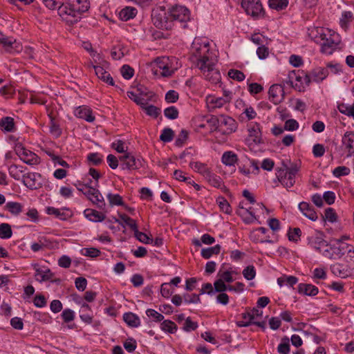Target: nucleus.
I'll return each mask as SVG.
<instances>
[{
    "label": "nucleus",
    "instance_id": "obj_1",
    "mask_svg": "<svg viewBox=\"0 0 354 354\" xmlns=\"http://www.w3.org/2000/svg\"><path fill=\"white\" fill-rule=\"evenodd\" d=\"M216 51L206 37H196L190 48V60L203 73L205 80L216 84L221 79L215 66L218 62Z\"/></svg>",
    "mask_w": 354,
    "mask_h": 354
},
{
    "label": "nucleus",
    "instance_id": "obj_2",
    "mask_svg": "<svg viewBox=\"0 0 354 354\" xmlns=\"http://www.w3.org/2000/svg\"><path fill=\"white\" fill-rule=\"evenodd\" d=\"M89 8L88 0H67L58 10V14L63 21L73 25L80 21Z\"/></svg>",
    "mask_w": 354,
    "mask_h": 354
},
{
    "label": "nucleus",
    "instance_id": "obj_3",
    "mask_svg": "<svg viewBox=\"0 0 354 354\" xmlns=\"http://www.w3.org/2000/svg\"><path fill=\"white\" fill-rule=\"evenodd\" d=\"M151 20L160 29L171 30L174 27L171 17L169 16V8L166 10L165 6H157L152 10Z\"/></svg>",
    "mask_w": 354,
    "mask_h": 354
},
{
    "label": "nucleus",
    "instance_id": "obj_4",
    "mask_svg": "<svg viewBox=\"0 0 354 354\" xmlns=\"http://www.w3.org/2000/svg\"><path fill=\"white\" fill-rule=\"evenodd\" d=\"M299 171L297 164H291L290 167L284 166L276 171L278 181L286 188L292 187L295 183V176Z\"/></svg>",
    "mask_w": 354,
    "mask_h": 354
},
{
    "label": "nucleus",
    "instance_id": "obj_5",
    "mask_svg": "<svg viewBox=\"0 0 354 354\" xmlns=\"http://www.w3.org/2000/svg\"><path fill=\"white\" fill-rule=\"evenodd\" d=\"M169 16L171 17L174 26L176 23H179L183 28H187V22L191 20L190 10L185 6L180 4L169 6Z\"/></svg>",
    "mask_w": 354,
    "mask_h": 354
},
{
    "label": "nucleus",
    "instance_id": "obj_6",
    "mask_svg": "<svg viewBox=\"0 0 354 354\" xmlns=\"http://www.w3.org/2000/svg\"><path fill=\"white\" fill-rule=\"evenodd\" d=\"M340 42L339 35L333 30L328 29V32L319 43L320 51L324 55H330L338 48Z\"/></svg>",
    "mask_w": 354,
    "mask_h": 354
},
{
    "label": "nucleus",
    "instance_id": "obj_7",
    "mask_svg": "<svg viewBox=\"0 0 354 354\" xmlns=\"http://www.w3.org/2000/svg\"><path fill=\"white\" fill-rule=\"evenodd\" d=\"M172 60L167 57H157L154 62L153 73L156 75L167 77L176 71Z\"/></svg>",
    "mask_w": 354,
    "mask_h": 354
},
{
    "label": "nucleus",
    "instance_id": "obj_8",
    "mask_svg": "<svg viewBox=\"0 0 354 354\" xmlns=\"http://www.w3.org/2000/svg\"><path fill=\"white\" fill-rule=\"evenodd\" d=\"M288 79V82L298 91H303L305 86L310 83L309 75L304 71L300 70H293L289 72Z\"/></svg>",
    "mask_w": 354,
    "mask_h": 354
},
{
    "label": "nucleus",
    "instance_id": "obj_9",
    "mask_svg": "<svg viewBox=\"0 0 354 354\" xmlns=\"http://www.w3.org/2000/svg\"><path fill=\"white\" fill-rule=\"evenodd\" d=\"M121 162L120 168L123 170H136L144 166V159L140 156H135L131 152H126L119 157Z\"/></svg>",
    "mask_w": 354,
    "mask_h": 354
},
{
    "label": "nucleus",
    "instance_id": "obj_10",
    "mask_svg": "<svg viewBox=\"0 0 354 354\" xmlns=\"http://www.w3.org/2000/svg\"><path fill=\"white\" fill-rule=\"evenodd\" d=\"M16 154L24 163L34 166L40 163V158L34 152L26 149L23 145H19L16 149Z\"/></svg>",
    "mask_w": 354,
    "mask_h": 354
},
{
    "label": "nucleus",
    "instance_id": "obj_11",
    "mask_svg": "<svg viewBox=\"0 0 354 354\" xmlns=\"http://www.w3.org/2000/svg\"><path fill=\"white\" fill-rule=\"evenodd\" d=\"M241 7L245 12L253 17H259L263 11V6L259 0H242Z\"/></svg>",
    "mask_w": 354,
    "mask_h": 354
},
{
    "label": "nucleus",
    "instance_id": "obj_12",
    "mask_svg": "<svg viewBox=\"0 0 354 354\" xmlns=\"http://www.w3.org/2000/svg\"><path fill=\"white\" fill-rule=\"evenodd\" d=\"M0 46L10 53H19L21 50L20 42L10 37H7L2 32H0Z\"/></svg>",
    "mask_w": 354,
    "mask_h": 354
},
{
    "label": "nucleus",
    "instance_id": "obj_13",
    "mask_svg": "<svg viewBox=\"0 0 354 354\" xmlns=\"http://www.w3.org/2000/svg\"><path fill=\"white\" fill-rule=\"evenodd\" d=\"M237 129V123L232 117L221 115L220 116L219 127L218 131L223 134L229 135L234 132Z\"/></svg>",
    "mask_w": 354,
    "mask_h": 354
},
{
    "label": "nucleus",
    "instance_id": "obj_14",
    "mask_svg": "<svg viewBox=\"0 0 354 354\" xmlns=\"http://www.w3.org/2000/svg\"><path fill=\"white\" fill-rule=\"evenodd\" d=\"M84 195L98 208L101 209H104L105 208V201L98 189L93 187L88 186V187L86 188V192H84Z\"/></svg>",
    "mask_w": 354,
    "mask_h": 354
},
{
    "label": "nucleus",
    "instance_id": "obj_15",
    "mask_svg": "<svg viewBox=\"0 0 354 354\" xmlns=\"http://www.w3.org/2000/svg\"><path fill=\"white\" fill-rule=\"evenodd\" d=\"M41 174L36 172H29L22 176L23 184L30 189H37L41 187Z\"/></svg>",
    "mask_w": 354,
    "mask_h": 354
},
{
    "label": "nucleus",
    "instance_id": "obj_16",
    "mask_svg": "<svg viewBox=\"0 0 354 354\" xmlns=\"http://www.w3.org/2000/svg\"><path fill=\"white\" fill-rule=\"evenodd\" d=\"M238 274L236 268L229 264L223 263L217 273V277L226 283L234 281V275Z\"/></svg>",
    "mask_w": 354,
    "mask_h": 354
},
{
    "label": "nucleus",
    "instance_id": "obj_17",
    "mask_svg": "<svg viewBox=\"0 0 354 354\" xmlns=\"http://www.w3.org/2000/svg\"><path fill=\"white\" fill-rule=\"evenodd\" d=\"M342 147L346 152V157L350 158L354 155V131L344 133L342 138Z\"/></svg>",
    "mask_w": 354,
    "mask_h": 354
},
{
    "label": "nucleus",
    "instance_id": "obj_18",
    "mask_svg": "<svg viewBox=\"0 0 354 354\" xmlns=\"http://www.w3.org/2000/svg\"><path fill=\"white\" fill-rule=\"evenodd\" d=\"M269 100L274 104H279L284 99V89L281 84L272 85L268 91Z\"/></svg>",
    "mask_w": 354,
    "mask_h": 354
},
{
    "label": "nucleus",
    "instance_id": "obj_19",
    "mask_svg": "<svg viewBox=\"0 0 354 354\" xmlns=\"http://www.w3.org/2000/svg\"><path fill=\"white\" fill-rule=\"evenodd\" d=\"M138 93L132 91H128L127 96L138 105H140L142 107L145 106V104L148 103V100H149L152 97L153 93H144L140 91V89H138Z\"/></svg>",
    "mask_w": 354,
    "mask_h": 354
},
{
    "label": "nucleus",
    "instance_id": "obj_20",
    "mask_svg": "<svg viewBox=\"0 0 354 354\" xmlns=\"http://www.w3.org/2000/svg\"><path fill=\"white\" fill-rule=\"evenodd\" d=\"M73 113L75 117L88 122H93L95 119V116L93 115L92 110L86 105L76 107L73 111Z\"/></svg>",
    "mask_w": 354,
    "mask_h": 354
},
{
    "label": "nucleus",
    "instance_id": "obj_21",
    "mask_svg": "<svg viewBox=\"0 0 354 354\" xmlns=\"http://www.w3.org/2000/svg\"><path fill=\"white\" fill-rule=\"evenodd\" d=\"M0 130L4 133L16 132L17 126L15 119L10 116L0 118Z\"/></svg>",
    "mask_w": 354,
    "mask_h": 354
},
{
    "label": "nucleus",
    "instance_id": "obj_22",
    "mask_svg": "<svg viewBox=\"0 0 354 354\" xmlns=\"http://www.w3.org/2000/svg\"><path fill=\"white\" fill-rule=\"evenodd\" d=\"M298 208L301 214L309 220L316 221L318 219L317 212L310 203L302 201L299 203Z\"/></svg>",
    "mask_w": 354,
    "mask_h": 354
},
{
    "label": "nucleus",
    "instance_id": "obj_23",
    "mask_svg": "<svg viewBox=\"0 0 354 354\" xmlns=\"http://www.w3.org/2000/svg\"><path fill=\"white\" fill-rule=\"evenodd\" d=\"M308 245L313 249L318 251L319 253H322V250L326 244V241L322 238L321 235L314 234L308 236L307 238Z\"/></svg>",
    "mask_w": 354,
    "mask_h": 354
},
{
    "label": "nucleus",
    "instance_id": "obj_24",
    "mask_svg": "<svg viewBox=\"0 0 354 354\" xmlns=\"http://www.w3.org/2000/svg\"><path fill=\"white\" fill-rule=\"evenodd\" d=\"M329 75V71L326 68L317 67L314 68L308 75L310 82H322Z\"/></svg>",
    "mask_w": 354,
    "mask_h": 354
},
{
    "label": "nucleus",
    "instance_id": "obj_25",
    "mask_svg": "<svg viewBox=\"0 0 354 354\" xmlns=\"http://www.w3.org/2000/svg\"><path fill=\"white\" fill-rule=\"evenodd\" d=\"M51 242L49 239L45 236H39L37 237V240L30 244V249L34 252H37L39 251L44 250L47 248H49L50 246Z\"/></svg>",
    "mask_w": 354,
    "mask_h": 354
},
{
    "label": "nucleus",
    "instance_id": "obj_26",
    "mask_svg": "<svg viewBox=\"0 0 354 354\" xmlns=\"http://www.w3.org/2000/svg\"><path fill=\"white\" fill-rule=\"evenodd\" d=\"M328 29L324 27H311L308 29V35L313 41L319 44L323 37L328 32Z\"/></svg>",
    "mask_w": 354,
    "mask_h": 354
},
{
    "label": "nucleus",
    "instance_id": "obj_27",
    "mask_svg": "<svg viewBox=\"0 0 354 354\" xmlns=\"http://www.w3.org/2000/svg\"><path fill=\"white\" fill-rule=\"evenodd\" d=\"M88 67L93 68L95 70V75L99 79L106 82L109 85H114L113 80L110 73L106 71L103 67L94 65L92 63L88 65Z\"/></svg>",
    "mask_w": 354,
    "mask_h": 354
},
{
    "label": "nucleus",
    "instance_id": "obj_28",
    "mask_svg": "<svg viewBox=\"0 0 354 354\" xmlns=\"http://www.w3.org/2000/svg\"><path fill=\"white\" fill-rule=\"evenodd\" d=\"M354 21V10H344L342 12L339 24L340 27L346 31L351 24Z\"/></svg>",
    "mask_w": 354,
    "mask_h": 354
},
{
    "label": "nucleus",
    "instance_id": "obj_29",
    "mask_svg": "<svg viewBox=\"0 0 354 354\" xmlns=\"http://www.w3.org/2000/svg\"><path fill=\"white\" fill-rule=\"evenodd\" d=\"M80 318L86 324H91L93 322V312L91 306L87 303H82L80 309Z\"/></svg>",
    "mask_w": 354,
    "mask_h": 354
},
{
    "label": "nucleus",
    "instance_id": "obj_30",
    "mask_svg": "<svg viewBox=\"0 0 354 354\" xmlns=\"http://www.w3.org/2000/svg\"><path fill=\"white\" fill-rule=\"evenodd\" d=\"M46 212L47 214L53 215L62 221H66L71 216V213L68 209H58L54 207H47Z\"/></svg>",
    "mask_w": 354,
    "mask_h": 354
},
{
    "label": "nucleus",
    "instance_id": "obj_31",
    "mask_svg": "<svg viewBox=\"0 0 354 354\" xmlns=\"http://www.w3.org/2000/svg\"><path fill=\"white\" fill-rule=\"evenodd\" d=\"M331 272L335 275L341 278H346L351 274L350 268L342 263H335L330 267Z\"/></svg>",
    "mask_w": 354,
    "mask_h": 354
},
{
    "label": "nucleus",
    "instance_id": "obj_32",
    "mask_svg": "<svg viewBox=\"0 0 354 354\" xmlns=\"http://www.w3.org/2000/svg\"><path fill=\"white\" fill-rule=\"evenodd\" d=\"M84 216L90 221L97 223L103 221L106 215L100 212H98L93 209H86L84 212Z\"/></svg>",
    "mask_w": 354,
    "mask_h": 354
},
{
    "label": "nucleus",
    "instance_id": "obj_33",
    "mask_svg": "<svg viewBox=\"0 0 354 354\" xmlns=\"http://www.w3.org/2000/svg\"><path fill=\"white\" fill-rule=\"evenodd\" d=\"M322 254L328 259H339V256L338 254V250L337 248L336 243L335 242L333 244H328L326 243L324 249L322 250Z\"/></svg>",
    "mask_w": 354,
    "mask_h": 354
},
{
    "label": "nucleus",
    "instance_id": "obj_34",
    "mask_svg": "<svg viewBox=\"0 0 354 354\" xmlns=\"http://www.w3.org/2000/svg\"><path fill=\"white\" fill-rule=\"evenodd\" d=\"M298 292L301 295L313 297L318 294V288L310 283H301L298 285Z\"/></svg>",
    "mask_w": 354,
    "mask_h": 354
},
{
    "label": "nucleus",
    "instance_id": "obj_35",
    "mask_svg": "<svg viewBox=\"0 0 354 354\" xmlns=\"http://www.w3.org/2000/svg\"><path fill=\"white\" fill-rule=\"evenodd\" d=\"M189 167L205 178L211 172V169L205 163L201 162H190Z\"/></svg>",
    "mask_w": 354,
    "mask_h": 354
},
{
    "label": "nucleus",
    "instance_id": "obj_36",
    "mask_svg": "<svg viewBox=\"0 0 354 354\" xmlns=\"http://www.w3.org/2000/svg\"><path fill=\"white\" fill-rule=\"evenodd\" d=\"M238 161L237 155L232 151H225L221 157L222 163L228 167H234Z\"/></svg>",
    "mask_w": 354,
    "mask_h": 354
},
{
    "label": "nucleus",
    "instance_id": "obj_37",
    "mask_svg": "<svg viewBox=\"0 0 354 354\" xmlns=\"http://www.w3.org/2000/svg\"><path fill=\"white\" fill-rule=\"evenodd\" d=\"M123 319L129 326L132 328H137L140 325V319L139 317L131 312L124 313Z\"/></svg>",
    "mask_w": 354,
    "mask_h": 354
},
{
    "label": "nucleus",
    "instance_id": "obj_38",
    "mask_svg": "<svg viewBox=\"0 0 354 354\" xmlns=\"http://www.w3.org/2000/svg\"><path fill=\"white\" fill-rule=\"evenodd\" d=\"M23 205L18 202L8 201L6 203L5 209L9 212L12 216H17L23 211Z\"/></svg>",
    "mask_w": 354,
    "mask_h": 354
},
{
    "label": "nucleus",
    "instance_id": "obj_39",
    "mask_svg": "<svg viewBox=\"0 0 354 354\" xmlns=\"http://www.w3.org/2000/svg\"><path fill=\"white\" fill-rule=\"evenodd\" d=\"M136 8L131 6H127L122 9L119 12V17L122 21H129L133 19L137 15Z\"/></svg>",
    "mask_w": 354,
    "mask_h": 354
},
{
    "label": "nucleus",
    "instance_id": "obj_40",
    "mask_svg": "<svg viewBox=\"0 0 354 354\" xmlns=\"http://www.w3.org/2000/svg\"><path fill=\"white\" fill-rule=\"evenodd\" d=\"M207 104L209 109H214L223 107L227 102L222 97L212 95L207 97Z\"/></svg>",
    "mask_w": 354,
    "mask_h": 354
},
{
    "label": "nucleus",
    "instance_id": "obj_41",
    "mask_svg": "<svg viewBox=\"0 0 354 354\" xmlns=\"http://www.w3.org/2000/svg\"><path fill=\"white\" fill-rule=\"evenodd\" d=\"M268 4L270 9L279 12L288 8L289 0H268Z\"/></svg>",
    "mask_w": 354,
    "mask_h": 354
},
{
    "label": "nucleus",
    "instance_id": "obj_42",
    "mask_svg": "<svg viewBox=\"0 0 354 354\" xmlns=\"http://www.w3.org/2000/svg\"><path fill=\"white\" fill-rule=\"evenodd\" d=\"M120 220L115 218V222L118 223L123 227L125 225L129 226L131 230L133 232L138 227L136 221L126 214H120Z\"/></svg>",
    "mask_w": 354,
    "mask_h": 354
},
{
    "label": "nucleus",
    "instance_id": "obj_43",
    "mask_svg": "<svg viewBox=\"0 0 354 354\" xmlns=\"http://www.w3.org/2000/svg\"><path fill=\"white\" fill-rule=\"evenodd\" d=\"M50 123H49V133L54 138H58L61 136L62 133V130L59 126V124L55 122L53 117L50 116Z\"/></svg>",
    "mask_w": 354,
    "mask_h": 354
},
{
    "label": "nucleus",
    "instance_id": "obj_44",
    "mask_svg": "<svg viewBox=\"0 0 354 354\" xmlns=\"http://www.w3.org/2000/svg\"><path fill=\"white\" fill-rule=\"evenodd\" d=\"M338 111L354 120V103L353 104H348L344 102L339 103L337 105Z\"/></svg>",
    "mask_w": 354,
    "mask_h": 354
},
{
    "label": "nucleus",
    "instance_id": "obj_45",
    "mask_svg": "<svg viewBox=\"0 0 354 354\" xmlns=\"http://www.w3.org/2000/svg\"><path fill=\"white\" fill-rule=\"evenodd\" d=\"M205 179L210 185L214 187L221 189L224 187L222 178L219 176L214 174L212 171Z\"/></svg>",
    "mask_w": 354,
    "mask_h": 354
},
{
    "label": "nucleus",
    "instance_id": "obj_46",
    "mask_svg": "<svg viewBox=\"0 0 354 354\" xmlns=\"http://www.w3.org/2000/svg\"><path fill=\"white\" fill-rule=\"evenodd\" d=\"M53 275V273L48 268L44 270L39 268L36 270L35 277L36 279L39 282H43L51 279Z\"/></svg>",
    "mask_w": 354,
    "mask_h": 354
},
{
    "label": "nucleus",
    "instance_id": "obj_47",
    "mask_svg": "<svg viewBox=\"0 0 354 354\" xmlns=\"http://www.w3.org/2000/svg\"><path fill=\"white\" fill-rule=\"evenodd\" d=\"M324 221L335 223L338 221V216L335 210L332 207H327L324 211V214L322 216Z\"/></svg>",
    "mask_w": 354,
    "mask_h": 354
},
{
    "label": "nucleus",
    "instance_id": "obj_48",
    "mask_svg": "<svg viewBox=\"0 0 354 354\" xmlns=\"http://www.w3.org/2000/svg\"><path fill=\"white\" fill-rule=\"evenodd\" d=\"M254 320V315L249 311L242 313L241 320L238 321L236 324L239 327H247L252 324Z\"/></svg>",
    "mask_w": 354,
    "mask_h": 354
},
{
    "label": "nucleus",
    "instance_id": "obj_49",
    "mask_svg": "<svg viewBox=\"0 0 354 354\" xmlns=\"http://www.w3.org/2000/svg\"><path fill=\"white\" fill-rule=\"evenodd\" d=\"M23 168L20 165H12L8 167V173L12 178L19 180L21 178L22 179Z\"/></svg>",
    "mask_w": 354,
    "mask_h": 354
},
{
    "label": "nucleus",
    "instance_id": "obj_50",
    "mask_svg": "<svg viewBox=\"0 0 354 354\" xmlns=\"http://www.w3.org/2000/svg\"><path fill=\"white\" fill-rule=\"evenodd\" d=\"M215 242V239L209 234H204L201 236V241L197 239L192 240V243L197 247H201L202 243L212 245Z\"/></svg>",
    "mask_w": 354,
    "mask_h": 354
},
{
    "label": "nucleus",
    "instance_id": "obj_51",
    "mask_svg": "<svg viewBox=\"0 0 354 354\" xmlns=\"http://www.w3.org/2000/svg\"><path fill=\"white\" fill-rule=\"evenodd\" d=\"M160 329L166 333L174 334L177 331V326L176 324L169 319L162 320V322L160 324Z\"/></svg>",
    "mask_w": 354,
    "mask_h": 354
},
{
    "label": "nucleus",
    "instance_id": "obj_52",
    "mask_svg": "<svg viewBox=\"0 0 354 354\" xmlns=\"http://www.w3.org/2000/svg\"><path fill=\"white\" fill-rule=\"evenodd\" d=\"M221 245H216L213 247L203 248L201 252V256L205 259H209L213 254H218L221 251Z\"/></svg>",
    "mask_w": 354,
    "mask_h": 354
},
{
    "label": "nucleus",
    "instance_id": "obj_53",
    "mask_svg": "<svg viewBox=\"0 0 354 354\" xmlns=\"http://www.w3.org/2000/svg\"><path fill=\"white\" fill-rule=\"evenodd\" d=\"M106 198L111 206L124 205L122 196L118 194L108 193Z\"/></svg>",
    "mask_w": 354,
    "mask_h": 354
},
{
    "label": "nucleus",
    "instance_id": "obj_54",
    "mask_svg": "<svg viewBox=\"0 0 354 354\" xmlns=\"http://www.w3.org/2000/svg\"><path fill=\"white\" fill-rule=\"evenodd\" d=\"M12 236L11 225L6 223L0 224V239H8Z\"/></svg>",
    "mask_w": 354,
    "mask_h": 354
},
{
    "label": "nucleus",
    "instance_id": "obj_55",
    "mask_svg": "<svg viewBox=\"0 0 354 354\" xmlns=\"http://www.w3.org/2000/svg\"><path fill=\"white\" fill-rule=\"evenodd\" d=\"M238 214L241 217L243 221L246 224L252 223L257 220L255 213H251L246 210H238Z\"/></svg>",
    "mask_w": 354,
    "mask_h": 354
},
{
    "label": "nucleus",
    "instance_id": "obj_56",
    "mask_svg": "<svg viewBox=\"0 0 354 354\" xmlns=\"http://www.w3.org/2000/svg\"><path fill=\"white\" fill-rule=\"evenodd\" d=\"M338 254L341 259L344 254H348L349 249L352 248V245L343 242L342 240L337 239L335 241Z\"/></svg>",
    "mask_w": 354,
    "mask_h": 354
},
{
    "label": "nucleus",
    "instance_id": "obj_57",
    "mask_svg": "<svg viewBox=\"0 0 354 354\" xmlns=\"http://www.w3.org/2000/svg\"><path fill=\"white\" fill-rule=\"evenodd\" d=\"M326 68L328 69L329 73L333 75H340L343 73V66L337 62H328L326 64Z\"/></svg>",
    "mask_w": 354,
    "mask_h": 354
},
{
    "label": "nucleus",
    "instance_id": "obj_58",
    "mask_svg": "<svg viewBox=\"0 0 354 354\" xmlns=\"http://www.w3.org/2000/svg\"><path fill=\"white\" fill-rule=\"evenodd\" d=\"M250 238L252 242L256 243H273V241L270 239L269 236H266L265 238H263L259 234L258 232H255L254 230L250 233Z\"/></svg>",
    "mask_w": 354,
    "mask_h": 354
},
{
    "label": "nucleus",
    "instance_id": "obj_59",
    "mask_svg": "<svg viewBox=\"0 0 354 354\" xmlns=\"http://www.w3.org/2000/svg\"><path fill=\"white\" fill-rule=\"evenodd\" d=\"M290 351V339L286 337L283 338L277 346V351L280 354H289Z\"/></svg>",
    "mask_w": 354,
    "mask_h": 354
},
{
    "label": "nucleus",
    "instance_id": "obj_60",
    "mask_svg": "<svg viewBox=\"0 0 354 354\" xmlns=\"http://www.w3.org/2000/svg\"><path fill=\"white\" fill-rule=\"evenodd\" d=\"M103 155L97 153V152H93L89 153L87 155V160L89 162L93 164V165H100L103 161Z\"/></svg>",
    "mask_w": 354,
    "mask_h": 354
},
{
    "label": "nucleus",
    "instance_id": "obj_61",
    "mask_svg": "<svg viewBox=\"0 0 354 354\" xmlns=\"http://www.w3.org/2000/svg\"><path fill=\"white\" fill-rule=\"evenodd\" d=\"M164 115L169 120H175L178 118L179 111L176 106H171L164 110Z\"/></svg>",
    "mask_w": 354,
    "mask_h": 354
},
{
    "label": "nucleus",
    "instance_id": "obj_62",
    "mask_svg": "<svg viewBox=\"0 0 354 354\" xmlns=\"http://www.w3.org/2000/svg\"><path fill=\"white\" fill-rule=\"evenodd\" d=\"M301 235V230L299 227L289 228L288 232V240L295 243L298 242Z\"/></svg>",
    "mask_w": 354,
    "mask_h": 354
},
{
    "label": "nucleus",
    "instance_id": "obj_63",
    "mask_svg": "<svg viewBox=\"0 0 354 354\" xmlns=\"http://www.w3.org/2000/svg\"><path fill=\"white\" fill-rule=\"evenodd\" d=\"M174 136V131L170 128H165L160 136V140L164 142H171Z\"/></svg>",
    "mask_w": 354,
    "mask_h": 354
},
{
    "label": "nucleus",
    "instance_id": "obj_64",
    "mask_svg": "<svg viewBox=\"0 0 354 354\" xmlns=\"http://www.w3.org/2000/svg\"><path fill=\"white\" fill-rule=\"evenodd\" d=\"M228 284H226V282L222 281L220 279H217L214 282V294L216 292L221 293L225 292L227 291Z\"/></svg>",
    "mask_w": 354,
    "mask_h": 354
}]
</instances>
